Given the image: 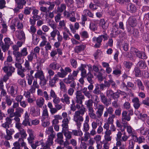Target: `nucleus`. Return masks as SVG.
Wrapping results in <instances>:
<instances>
[{
  "mask_svg": "<svg viewBox=\"0 0 149 149\" xmlns=\"http://www.w3.org/2000/svg\"><path fill=\"white\" fill-rule=\"evenodd\" d=\"M81 37L84 39H86L88 38L89 35L87 31H83L80 33Z\"/></svg>",
  "mask_w": 149,
  "mask_h": 149,
  "instance_id": "69168bd1",
  "label": "nucleus"
},
{
  "mask_svg": "<svg viewBox=\"0 0 149 149\" xmlns=\"http://www.w3.org/2000/svg\"><path fill=\"white\" fill-rule=\"evenodd\" d=\"M78 130H72V134L75 136H81L83 135V133L80 130V128H78L77 127Z\"/></svg>",
  "mask_w": 149,
  "mask_h": 149,
  "instance_id": "f704fd0d",
  "label": "nucleus"
},
{
  "mask_svg": "<svg viewBox=\"0 0 149 149\" xmlns=\"http://www.w3.org/2000/svg\"><path fill=\"white\" fill-rule=\"evenodd\" d=\"M86 47V45H80L79 46H76L74 48V52L77 53H79L83 51Z\"/></svg>",
  "mask_w": 149,
  "mask_h": 149,
  "instance_id": "393cba45",
  "label": "nucleus"
},
{
  "mask_svg": "<svg viewBox=\"0 0 149 149\" xmlns=\"http://www.w3.org/2000/svg\"><path fill=\"white\" fill-rule=\"evenodd\" d=\"M47 4L49 5V7L48 8L49 11L52 10L54 9L55 6L53 2H50L49 1H47Z\"/></svg>",
  "mask_w": 149,
  "mask_h": 149,
  "instance_id": "0e129e2a",
  "label": "nucleus"
},
{
  "mask_svg": "<svg viewBox=\"0 0 149 149\" xmlns=\"http://www.w3.org/2000/svg\"><path fill=\"white\" fill-rule=\"evenodd\" d=\"M104 108V106L102 104H97L96 105V109L97 111L96 113L97 115H98L100 118H101L103 115Z\"/></svg>",
  "mask_w": 149,
  "mask_h": 149,
  "instance_id": "9d476101",
  "label": "nucleus"
},
{
  "mask_svg": "<svg viewBox=\"0 0 149 149\" xmlns=\"http://www.w3.org/2000/svg\"><path fill=\"white\" fill-rule=\"evenodd\" d=\"M66 6V5L64 3H62L60 6H58L57 9V12L58 13H61L63 11L65 10Z\"/></svg>",
  "mask_w": 149,
  "mask_h": 149,
  "instance_id": "72a5a7b5",
  "label": "nucleus"
},
{
  "mask_svg": "<svg viewBox=\"0 0 149 149\" xmlns=\"http://www.w3.org/2000/svg\"><path fill=\"white\" fill-rule=\"evenodd\" d=\"M44 100L43 98L42 97H40L36 100V105L39 107H42L44 104Z\"/></svg>",
  "mask_w": 149,
  "mask_h": 149,
  "instance_id": "49530a36",
  "label": "nucleus"
},
{
  "mask_svg": "<svg viewBox=\"0 0 149 149\" xmlns=\"http://www.w3.org/2000/svg\"><path fill=\"white\" fill-rule=\"evenodd\" d=\"M70 97L66 94L63 95V97L61 98V101L63 103H65L67 104H69L70 103Z\"/></svg>",
  "mask_w": 149,
  "mask_h": 149,
  "instance_id": "6ab92c4d",
  "label": "nucleus"
},
{
  "mask_svg": "<svg viewBox=\"0 0 149 149\" xmlns=\"http://www.w3.org/2000/svg\"><path fill=\"white\" fill-rule=\"evenodd\" d=\"M86 77L88 82L90 83H94V81L93 80L94 76L91 73V72H88L86 75Z\"/></svg>",
  "mask_w": 149,
  "mask_h": 149,
  "instance_id": "7c9ffc66",
  "label": "nucleus"
},
{
  "mask_svg": "<svg viewBox=\"0 0 149 149\" xmlns=\"http://www.w3.org/2000/svg\"><path fill=\"white\" fill-rule=\"evenodd\" d=\"M59 31L56 29H53V30L50 33V34L52 39L53 40H55V38L56 35L58 34Z\"/></svg>",
  "mask_w": 149,
  "mask_h": 149,
  "instance_id": "6e6d98bb",
  "label": "nucleus"
},
{
  "mask_svg": "<svg viewBox=\"0 0 149 149\" xmlns=\"http://www.w3.org/2000/svg\"><path fill=\"white\" fill-rule=\"evenodd\" d=\"M42 126L45 127L49 125L50 123L49 119H41Z\"/></svg>",
  "mask_w": 149,
  "mask_h": 149,
  "instance_id": "4d7b16f0",
  "label": "nucleus"
},
{
  "mask_svg": "<svg viewBox=\"0 0 149 149\" xmlns=\"http://www.w3.org/2000/svg\"><path fill=\"white\" fill-rule=\"evenodd\" d=\"M75 102L77 104H82L83 100L85 99L84 95L82 94L81 92L80 91H77L75 93Z\"/></svg>",
  "mask_w": 149,
  "mask_h": 149,
  "instance_id": "6e6552de",
  "label": "nucleus"
},
{
  "mask_svg": "<svg viewBox=\"0 0 149 149\" xmlns=\"http://www.w3.org/2000/svg\"><path fill=\"white\" fill-rule=\"evenodd\" d=\"M15 68L12 67L11 64L6 63L5 66L3 68L4 71L6 73L3 77V80L6 82L9 79V77L12 75V73L15 70Z\"/></svg>",
  "mask_w": 149,
  "mask_h": 149,
  "instance_id": "f03ea898",
  "label": "nucleus"
},
{
  "mask_svg": "<svg viewBox=\"0 0 149 149\" xmlns=\"http://www.w3.org/2000/svg\"><path fill=\"white\" fill-rule=\"evenodd\" d=\"M102 102L106 106H108L109 104V101L107 98L103 94V93L101 94L100 96Z\"/></svg>",
  "mask_w": 149,
  "mask_h": 149,
  "instance_id": "a878e982",
  "label": "nucleus"
},
{
  "mask_svg": "<svg viewBox=\"0 0 149 149\" xmlns=\"http://www.w3.org/2000/svg\"><path fill=\"white\" fill-rule=\"evenodd\" d=\"M17 37L19 40H24L25 39V37L24 31H19Z\"/></svg>",
  "mask_w": 149,
  "mask_h": 149,
  "instance_id": "603ef678",
  "label": "nucleus"
},
{
  "mask_svg": "<svg viewBox=\"0 0 149 149\" xmlns=\"http://www.w3.org/2000/svg\"><path fill=\"white\" fill-rule=\"evenodd\" d=\"M128 24L131 27H134L137 24L136 19L133 17H130L128 19Z\"/></svg>",
  "mask_w": 149,
  "mask_h": 149,
  "instance_id": "dca6fc26",
  "label": "nucleus"
},
{
  "mask_svg": "<svg viewBox=\"0 0 149 149\" xmlns=\"http://www.w3.org/2000/svg\"><path fill=\"white\" fill-rule=\"evenodd\" d=\"M53 70L50 68L47 69V72L48 74V75L47 77V79H48V78H52V77L55 75V72Z\"/></svg>",
  "mask_w": 149,
  "mask_h": 149,
  "instance_id": "864d4df0",
  "label": "nucleus"
},
{
  "mask_svg": "<svg viewBox=\"0 0 149 149\" xmlns=\"http://www.w3.org/2000/svg\"><path fill=\"white\" fill-rule=\"evenodd\" d=\"M6 122L2 124L1 126L5 129H8L10 127V125L12 123V120L9 117H7L6 119Z\"/></svg>",
  "mask_w": 149,
  "mask_h": 149,
  "instance_id": "b1692460",
  "label": "nucleus"
},
{
  "mask_svg": "<svg viewBox=\"0 0 149 149\" xmlns=\"http://www.w3.org/2000/svg\"><path fill=\"white\" fill-rule=\"evenodd\" d=\"M137 66L141 69H145L146 68H148L146 61L143 60H140L138 62Z\"/></svg>",
  "mask_w": 149,
  "mask_h": 149,
  "instance_id": "f3484780",
  "label": "nucleus"
},
{
  "mask_svg": "<svg viewBox=\"0 0 149 149\" xmlns=\"http://www.w3.org/2000/svg\"><path fill=\"white\" fill-rule=\"evenodd\" d=\"M106 111L104 112L103 114V116L105 118H107L108 116L114 114L113 112L114 111V109L112 107H106Z\"/></svg>",
  "mask_w": 149,
  "mask_h": 149,
  "instance_id": "f8f14e48",
  "label": "nucleus"
},
{
  "mask_svg": "<svg viewBox=\"0 0 149 149\" xmlns=\"http://www.w3.org/2000/svg\"><path fill=\"white\" fill-rule=\"evenodd\" d=\"M45 77L43 72L42 70H38L34 75V77L36 79L38 78L40 80Z\"/></svg>",
  "mask_w": 149,
  "mask_h": 149,
  "instance_id": "c756f323",
  "label": "nucleus"
},
{
  "mask_svg": "<svg viewBox=\"0 0 149 149\" xmlns=\"http://www.w3.org/2000/svg\"><path fill=\"white\" fill-rule=\"evenodd\" d=\"M86 65L81 64V66L78 68V70H79L81 71V77H86L87 74L86 70L85 69V68H86Z\"/></svg>",
  "mask_w": 149,
  "mask_h": 149,
  "instance_id": "2eb2a0df",
  "label": "nucleus"
},
{
  "mask_svg": "<svg viewBox=\"0 0 149 149\" xmlns=\"http://www.w3.org/2000/svg\"><path fill=\"white\" fill-rule=\"evenodd\" d=\"M73 14L75 15L74 12H69L67 11L66 10H65L63 12V15L64 17L68 19L70 17L71 15H73Z\"/></svg>",
  "mask_w": 149,
  "mask_h": 149,
  "instance_id": "13d9d810",
  "label": "nucleus"
},
{
  "mask_svg": "<svg viewBox=\"0 0 149 149\" xmlns=\"http://www.w3.org/2000/svg\"><path fill=\"white\" fill-rule=\"evenodd\" d=\"M58 74L57 73L55 74L52 78H48V79L49 80V84L50 87H53L56 86V82L58 80V77H60V76H58Z\"/></svg>",
  "mask_w": 149,
  "mask_h": 149,
  "instance_id": "1a4fd4ad",
  "label": "nucleus"
},
{
  "mask_svg": "<svg viewBox=\"0 0 149 149\" xmlns=\"http://www.w3.org/2000/svg\"><path fill=\"white\" fill-rule=\"evenodd\" d=\"M140 68L137 66L134 68L135 75L136 77H139L141 75V71Z\"/></svg>",
  "mask_w": 149,
  "mask_h": 149,
  "instance_id": "bf43d9fd",
  "label": "nucleus"
},
{
  "mask_svg": "<svg viewBox=\"0 0 149 149\" xmlns=\"http://www.w3.org/2000/svg\"><path fill=\"white\" fill-rule=\"evenodd\" d=\"M116 116L115 114L109 115V117L107 119V122L111 125L113 124L114 122V119L115 117Z\"/></svg>",
  "mask_w": 149,
  "mask_h": 149,
  "instance_id": "680f3d73",
  "label": "nucleus"
},
{
  "mask_svg": "<svg viewBox=\"0 0 149 149\" xmlns=\"http://www.w3.org/2000/svg\"><path fill=\"white\" fill-rule=\"evenodd\" d=\"M94 76H96L98 80L100 81H102L104 79V77L103 76L102 74L100 71L98 72L97 73H94Z\"/></svg>",
  "mask_w": 149,
  "mask_h": 149,
  "instance_id": "c03bdc74",
  "label": "nucleus"
},
{
  "mask_svg": "<svg viewBox=\"0 0 149 149\" xmlns=\"http://www.w3.org/2000/svg\"><path fill=\"white\" fill-rule=\"evenodd\" d=\"M75 79L70 74L68 75V77L64 79L63 81L66 84H70L72 81H74Z\"/></svg>",
  "mask_w": 149,
  "mask_h": 149,
  "instance_id": "bb28decb",
  "label": "nucleus"
},
{
  "mask_svg": "<svg viewBox=\"0 0 149 149\" xmlns=\"http://www.w3.org/2000/svg\"><path fill=\"white\" fill-rule=\"evenodd\" d=\"M83 13L87 16H88L92 18L94 17L93 13L88 9L84 10L83 11Z\"/></svg>",
  "mask_w": 149,
  "mask_h": 149,
  "instance_id": "a18cd8bd",
  "label": "nucleus"
},
{
  "mask_svg": "<svg viewBox=\"0 0 149 149\" xmlns=\"http://www.w3.org/2000/svg\"><path fill=\"white\" fill-rule=\"evenodd\" d=\"M100 26L103 29L105 30L108 28L109 24L107 22L104 21L103 19H102L100 20L99 24Z\"/></svg>",
  "mask_w": 149,
  "mask_h": 149,
  "instance_id": "473e14b6",
  "label": "nucleus"
},
{
  "mask_svg": "<svg viewBox=\"0 0 149 149\" xmlns=\"http://www.w3.org/2000/svg\"><path fill=\"white\" fill-rule=\"evenodd\" d=\"M85 0H75L78 8H81L84 6V3Z\"/></svg>",
  "mask_w": 149,
  "mask_h": 149,
  "instance_id": "8fccbe9b",
  "label": "nucleus"
},
{
  "mask_svg": "<svg viewBox=\"0 0 149 149\" xmlns=\"http://www.w3.org/2000/svg\"><path fill=\"white\" fill-rule=\"evenodd\" d=\"M32 43L33 44L36 45L38 44L39 41V38L36 35L32 34Z\"/></svg>",
  "mask_w": 149,
  "mask_h": 149,
  "instance_id": "a19ab883",
  "label": "nucleus"
},
{
  "mask_svg": "<svg viewBox=\"0 0 149 149\" xmlns=\"http://www.w3.org/2000/svg\"><path fill=\"white\" fill-rule=\"evenodd\" d=\"M16 6H18V7L22 9L23 6L26 3V1L25 0H15Z\"/></svg>",
  "mask_w": 149,
  "mask_h": 149,
  "instance_id": "cd10ccee",
  "label": "nucleus"
},
{
  "mask_svg": "<svg viewBox=\"0 0 149 149\" xmlns=\"http://www.w3.org/2000/svg\"><path fill=\"white\" fill-rule=\"evenodd\" d=\"M70 62L72 67L76 68L77 66V61L74 58H71L70 60Z\"/></svg>",
  "mask_w": 149,
  "mask_h": 149,
  "instance_id": "774afa93",
  "label": "nucleus"
},
{
  "mask_svg": "<svg viewBox=\"0 0 149 149\" xmlns=\"http://www.w3.org/2000/svg\"><path fill=\"white\" fill-rule=\"evenodd\" d=\"M61 72H58V76H60V77L61 78H64L68 74V73H70L72 71L71 69L69 67H65L64 69L62 68H61L60 69Z\"/></svg>",
  "mask_w": 149,
  "mask_h": 149,
  "instance_id": "0eeeda50",
  "label": "nucleus"
},
{
  "mask_svg": "<svg viewBox=\"0 0 149 149\" xmlns=\"http://www.w3.org/2000/svg\"><path fill=\"white\" fill-rule=\"evenodd\" d=\"M132 101L133 103V105L135 109H138L141 106L139 98L136 97H134L132 99Z\"/></svg>",
  "mask_w": 149,
  "mask_h": 149,
  "instance_id": "4468645a",
  "label": "nucleus"
},
{
  "mask_svg": "<svg viewBox=\"0 0 149 149\" xmlns=\"http://www.w3.org/2000/svg\"><path fill=\"white\" fill-rule=\"evenodd\" d=\"M30 61L28 60H25V61L24 64V68L25 69V70L26 71H29L31 69V66H30Z\"/></svg>",
  "mask_w": 149,
  "mask_h": 149,
  "instance_id": "3c124183",
  "label": "nucleus"
},
{
  "mask_svg": "<svg viewBox=\"0 0 149 149\" xmlns=\"http://www.w3.org/2000/svg\"><path fill=\"white\" fill-rule=\"evenodd\" d=\"M41 119L45 120L49 119V113L46 105L45 108H44V109L43 110Z\"/></svg>",
  "mask_w": 149,
  "mask_h": 149,
  "instance_id": "4be33fe9",
  "label": "nucleus"
},
{
  "mask_svg": "<svg viewBox=\"0 0 149 149\" xmlns=\"http://www.w3.org/2000/svg\"><path fill=\"white\" fill-rule=\"evenodd\" d=\"M26 71L24 68H21L18 70H17V74L20 75L22 78H23L25 76V74L24 72Z\"/></svg>",
  "mask_w": 149,
  "mask_h": 149,
  "instance_id": "052dcab7",
  "label": "nucleus"
},
{
  "mask_svg": "<svg viewBox=\"0 0 149 149\" xmlns=\"http://www.w3.org/2000/svg\"><path fill=\"white\" fill-rule=\"evenodd\" d=\"M13 54L15 58V60L17 62L20 63L22 61V56L20 52H13Z\"/></svg>",
  "mask_w": 149,
  "mask_h": 149,
  "instance_id": "5701e85b",
  "label": "nucleus"
},
{
  "mask_svg": "<svg viewBox=\"0 0 149 149\" xmlns=\"http://www.w3.org/2000/svg\"><path fill=\"white\" fill-rule=\"evenodd\" d=\"M121 69L122 67L121 66L117 67L115 70L113 71V74L117 75L118 76H119L121 74Z\"/></svg>",
  "mask_w": 149,
  "mask_h": 149,
  "instance_id": "e433bc0d",
  "label": "nucleus"
},
{
  "mask_svg": "<svg viewBox=\"0 0 149 149\" xmlns=\"http://www.w3.org/2000/svg\"><path fill=\"white\" fill-rule=\"evenodd\" d=\"M138 132L141 135H146L149 134V129L143 127L138 130Z\"/></svg>",
  "mask_w": 149,
  "mask_h": 149,
  "instance_id": "a211bd4d",
  "label": "nucleus"
},
{
  "mask_svg": "<svg viewBox=\"0 0 149 149\" xmlns=\"http://www.w3.org/2000/svg\"><path fill=\"white\" fill-rule=\"evenodd\" d=\"M122 118L125 119L127 121L130 120L131 117L128 114V112L126 111H124L122 113Z\"/></svg>",
  "mask_w": 149,
  "mask_h": 149,
  "instance_id": "79ce46f5",
  "label": "nucleus"
},
{
  "mask_svg": "<svg viewBox=\"0 0 149 149\" xmlns=\"http://www.w3.org/2000/svg\"><path fill=\"white\" fill-rule=\"evenodd\" d=\"M136 82L139 89L143 91L144 89V87L141 81L139 79H137L136 80Z\"/></svg>",
  "mask_w": 149,
  "mask_h": 149,
  "instance_id": "09e8293b",
  "label": "nucleus"
},
{
  "mask_svg": "<svg viewBox=\"0 0 149 149\" xmlns=\"http://www.w3.org/2000/svg\"><path fill=\"white\" fill-rule=\"evenodd\" d=\"M49 68L53 70H58L61 67V65L58 64H57L55 61L52 63L49 66Z\"/></svg>",
  "mask_w": 149,
  "mask_h": 149,
  "instance_id": "c85d7f7f",
  "label": "nucleus"
},
{
  "mask_svg": "<svg viewBox=\"0 0 149 149\" xmlns=\"http://www.w3.org/2000/svg\"><path fill=\"white\" fill-rule=\"evenodd\" d=\"M6 135L4 136V138L7 140H9L12 138L11 135L15 132V131L12 128L9 129H6Z\"/></svg>",
  "mask_w": 149,
  "mask_h": 149,
  "instance_id": "ddd939ff",
  "label": "nucleus"
},
{
  "mask_svg": "<svg viewBox=\"0 0 149 149\" xmlns=\"http://www.w3.org/2000/svg\"><path fill=\"white\" fill-rule=\"evenodd\" d=\"M33 77L31 76H29L26 78L28 84L31 86L29 91L31 93H34L36 88H38L39 87L37 83V79L34 80L33 82Z\"/></svg>",
  "mask_w": 149,
  "mask_h": 149,
  "instance_id": "7ed1b4c3",
  "label": "nucleus"
},
{
  "mask_svg": "<svg viewBox=\"0 0 149 149\" xmlns=\"http://www.w3.org/2000/svg\"><path fill=\"white\" fill-rule=\"evenodd\" d=\"M37 57V54L34 52L31 51L29 54L28 55L27 58L28 61L31 62L33 58Z\"/></svg>",
  "mask_w": 149,
  "mask_h": 149,
  "instance_id": "37998d69",
  "label": "nucleus"
},
{
  "mask_svg": "<svg viewBox=\"0 0 149 149\" xmlns=\"http://www.w3.org/2000/svg\"><path fill=\"white\" fill-rule=\"evenodd\" d=\"M127 10L131 13H134L136 11L137 8L134 4L129 3L127 6Z\"/></svg>",
  "mask_w": 149,
  "mask_h": 149,
  "instance_id": "412c9836",
  "label": "nucleus"
},
{
  "mask_svg": "<svg viewBox=\"0 0 149 149\" xmlns=\"http://www.w3.org/2000/svg\"><path fill=\"white\" fill-rule=\"evenodd\" d=\"M88 111V115L91 118L96 120L97 119L100 118L98 115L95 113L93 109L89 110Z\"/></svg>",
  "mask_w": 149,
  "mask_h": 149,
  "instance_id": "aec40b11",
  "label": "nucleus"
},
{
  "mask_svg": "<svg viewBox=\"0 0 149 149\" xmlns=\"http://www.w3.org/2000/svg\"><path fill=\"white\" fill-rule=\"evenodd\" d=\"M18 90L17 86L13 84H10L8 88V92L11 96L15 97L17 93Z\"/></svg>",
  "mask_w": 149,
  "mask_h": 149,
  "instance_id": "423d86ee",
  "label": "nucleus"
},
{
  "mask_svg": "<svg viewBox=\"0 0 149 149\" xmlns=\"http://www.w3.org/2000/svg\"><path fill=\"white\" fill-rule=\"evenodd\" d=\"M86 111V109L84 107H82L80 109L75 111L73 115V120L75 122L76 125L78 128L81 126V122L84 121L83 116Z\"/></svg>",
  "mask_w": 149,
  "mask_h": 149,
  "instance_id": "f257e3e1",
  "label": "nucleus"
},
{
  "mask_svg": "<svg viewBox=\"0 0 149 149\" xmlns=\"http://www.w3.org/2000/svg\"><path fill=\"white\" fill-rule=\"evenodd\" d=\"M20 134L21 135V138H19L18 139V141H20L22 139H25L27 136V134L26 133L25 130L24 129L20 130L19 131Z\"/></svg>",
  "mask_w": 149,
  "mask_h": 149,
  "instance_id": "5fc2aeb1",
  "label": "nucleus"
},
{
  "mask_svg": "<svg viewBox=\"0 0 149 149\" xmlns=\"http://www.w3.org/2000/svg\"><path fill=\"white\" fill-rule=\"evenodd\" d=\"M85 104L86 105L88 110L93 109V101L91 99H89L85 102Z\"/></svg>",
  "mask_w": 149,
  "mask_h": 149,
  "instance_id": "4c0bfd02",
  "label": "nucleus"
},
{
  "mask_svg": "<svg viewBox=\"0 0 149 149\" xmlns=\"http://www.w3.org/2000/svg\"><path fill=\"white\" fill-rule=\"evenodd\" d=\"M62 122L63 123L62 126L63 127V130H67L68 127V124L69 123V121L68 119L67 118H64Z\"/></svg>",
  "mask_w": 149,
  "mask_h": 149,
  "instance_id": "2f4dec72",
  "label": "nucleus"
},
{
  "mask_svg": "<svg viewBox=\"0 0 149 149\" xmlns=\"http://www.w3.org/2000/svg\"><path fill=\"white\" fill-rule=\"evenodd\" d=\"M4 43L2 41L0 42V46L3 51L5 52L7 51L10 46L13 44V42L11 40L10 38L8 37H6L4 40Z\"/></svg>",
  "mask_w": 149,
  "mask_h": 149,
  "instance_id": "20e7f679",
  "label": "nucleus"
},
{
  "mask_svg": "<svg viewBox=\"0 0 149 149\" xmlns=\"http://www.w3.org/2000/svg\"><path fill=\"white\" fill-rule=\"evenodd\" d=\"M64 134L66 137L67 139H70L72 138L71 134L72 132H71L69 131H65L63 132Z\"/></svg>",
  "mask_w": 149,
  "mask_h": 149,
  "instance_id": "e2e57ef3",
  "label": "nucleus"
},
{
  "mask_svg": "<svg viewBox=\"0 0 149 149\" xmlns=\"http://www.w3.org/2000/svg\"><path fill=\"white\" fill-rule=\"evenodd\" d=\"M102 123L101 121L99 119H97L95 121H93L92 123L91 126L92 129H96L97 127V125H102Z\"/></svg>",
  "mask_w": 149,
  "mask_h": 149,
  "instance_id": "ea45409f",
  "label": "nucleus"
},
{
  "mask_svg": "<svg viewBox=\"0 0 149 149\" xmlns=\"http://www.w3.org/2000/svg\"><path fill=\"white\" fill-rule=\"evenodd\" d=\"M29 136L27 138L29 143H33L35 137L34 134V132L31 129H28L27 131Z\"/></svg>",
  "mask_w": 149,
  "mask_h": 149,
  "instance_id": "9b49d317",
  "label": "nucleus"
},
{
  "mask_svg": "<svg viewBox=\"0 0 149 149\" xmlns=\"http://www.w3.org/2000/svg\"><path fill=\"white\" fill-rule=\"evenodd\" d=\"M53 139L48 137L47 141H46L45 144L50 147V146L53 145L54 142Z\"/></svg>",
  "mask_w": 149,
  "mask_h": 149,
  "instance_id": "338daca9",
  "label": "nucleus"
},
{
  "mask_svg": "<svg viewBox=\"0 0 149 149\" xmlns=\"http://www.w3.org/2000/svg\"><path fill=\"white\" fill-rule=\"evenodd\" d=\"M101 91H102L99 88L98 84H96L95 89L93 91V93L97 95H101V94L102 93Z\"/></svg>",
  "mask_w": 149,
  "mask_h": 149,
  "instance_id": "c9c22d12",
  "label": "nucleus"
},
{
  "mask_svg": "<svg viewBox=\"0 0 149 149\" xmlns=\"http://www.w3.org/2000/svg\"><path fill=\"white\" fill-rule=\"evenodd\" d=\"M13 99L11 98L9 95H7L5 97V100L8 106L11 105Z\"/></svg>",
  "mask_w": 149,
  "mask_h": 149,
  "instance_id": "58836bf2",
  "label": "nucleus"
},
{
  "mask_svg": "<svg viewBox=\"0 0 149 149\" xmlns=\"http://www.w3.org/2000/svg\"><path fill=\"white\" fill-rule=\"evenodd\" d=\"M104 39V40H107L108 39V36L107 34L102 35L99 36L97 38L94 37L92 39L93 41L95 42L96 41L97 42L95 43L94 46V47L96 48H99L101 45V42H102V38Z\"/></svg>",
  "mask_w": 149,
  "mask_h": 149,
  "instance_id": "39448f33",
  "label": "nucleus"
},
{
  "mask_svg": "<svg viewBox=\"0 0 149 149\" xmlns=\"http://www.w3.org/2000/svg\"><path fill=\"white\" fill-rule=\"evenodd\" d=\"M47 23L53 29H56V24L53 20L51 19L48 20Z\"/></svg>",
  "mask_w": 149,
  "mask_h": 149,
  "instance_id": "de8ad7c7",
  "label": "nucleus"
}]
</instances>
